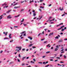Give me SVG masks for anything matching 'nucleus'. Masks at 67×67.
<instances>
[{
	"label": "nucleus",
	"mask_w": 67,
	"mask_h": 67,
	"mask_svg": "<svg viewBox=\"0 0 67 67\" xmlns=\"http://www.w3.org/2000/svg\"><path fill=\"white\" fill-rule=\"evenodd\" d=\"M41 34H42V33H40V34H39L38 36V37H40V35H41Z\"/></svg>",
	"instance_id": "5701e85b"
},
{
	"label": "nucleus",
	"mask_w": 67,
	"mask_h": 67,
	"mask_svg": "<svg viewBox=\"0 0 67 67\" xmlns=\"http://www.w3.org/2000/svg\"><path fill=\"white\" fill-rule=\"evenodd\" d=\"M58 58V59H60V57H57L56 58Z\"/></svg>",
	"instance_id": "4d7b16f0"
},
{
	"label": "nucleus",
	"mask_w": 67,
	"mask_h": 67,
	"mask_svg": "<svg viewBox=\"0 0 67 67\" xmlns=\"http://www.w3.org/2000/svg\"><path fill=\"white\" fill-rule=\"evenodd\" d=\"M59 48V46L57 45L56 46V48L54 49V51H57Z\"/></svg>",
	"instance_id": "f03ea898"
},
{
	"label": "nucleus",
	"mask_w": 67,
	"mask_h": 67,
	"mask_svg": "<svg viewBox=\"0 0 67 67\" xmlns=\"http://www.w3.org/2000/svg\"><path fill=\"white\" fill-rule=\"evenodd\" d=\"M33 46V44H31L29 45V47H31V46Z\"/></svg>",
	"instance_id": "ddd939ff"
},
{
	"label": "nucleus",
	"mask_w": 67,
	"mask_h": 67,
	"mask_svg": "<svg viewBox=\"0 0 67 67\" xmlns=\"http://www.w3.org/2000/svg\"><path fill=\"white\" fill-rule=\"evenodd\" d=\"M14 27H17V28H19V27H18V26H14Z\"/></svg>",
	"instance_id": "ea45409f"
},
{
	"label": "nucleus",
	"mask_w": 67,
	"mask_h": 67,
	"mask_svg": "<svg viewBox=\"0 0 67 67\" xmlns=\"http://www.w3.org/2000/svg\"><path fill=\"white\" fill-rule=\"evenodd\" d=\"M64 30H65V29H62V30H61V31H64Z\"/></svg>",
	"instance_id": "c9c22d12"
},
{
	"label": "nucleus",
	"mask_w": 67,
	"mask_h": 67,
	"mask_svg": "<svg viewBox=\"0 0 67 67\" xmlns=\"http://www.w3.org/2000/svg\"><path fill=\"white\" fill-rule=\"evenodd\" d=\"M63 56V55L62 54H60V57H62Z\"/></svg>",
	"instance_id": "de8ad7c7"
},
{
	"label": "nucleus",
	"mask_w": 67,
	"mask_h": 67,
	"mask_svg": "<svg viewBox=\"0 0 67 67\" xmlns=\"http://www.w3.org/2000/svg\"><path fill=\"white\" fill-rule=\"evenodd\" d=\"M26 58V57H23L22 58V59L23 60H24V59H25Z\"/></svg>",
	"instance_id": "f8f14e48"
},
{
	"label": "nucleus",
	"mask_w": 67,
	"mask_h": 67,
	"mask_svg": "<svg viewBox=\"0 0 67 67\" xmlns=\"http://www.w3.org/2000/svg\"><path fill=\"white\" fill-rule=\"evenodd\" d=\"M44 8V7H43L41 6H40V8H41L42 9H43V8Z\"/></svg>",
	"instance_id": "a211bd4d"
},
{
	"label": "nucleus",
	"mask_w": 67,
	"mask_h": 67,
	"mask_svg": "<svg viewBox=\"0 0 67 67\" xmlns=\"http://www.w3.org/2000/svg\"><path fill=\"white\" fill-rule=\"evenodd\" d=\"M47 41H44V43H47Z\"/></svg>",
	"instance_id": "69168bd1"
},
{
	"label": "nucleus",
	"mask_w": 67,
	"mask_h": 67,
	"mask_svg": "<svg viewBox=\"0 0 67 67\" xmlns=\"http://www.w3.org/2000/svg\"><path fill=\"white\" fill-rule=\"evenodd\" d=\"M19 57H21V55H20V54H19L18 55Z\"/></svg>",
	"instance_id": "f704fd0d"
},
{
	"label": "nucleus",
	"mask_w": 67,
	"mask_h": 67,
	"mask_svg": "<svg viewBox=\"0 0 67 67\" xmlns=\"http://www.w3.org/2000/svg\"><path fill=\"white\" fill-rule=\"evenodd\" d=\"M30 3H31V2H33V1H33V0H32V1H31V0H30Z\"/></svg>",
	"instance_id": "2f4dec72"
},
{
	"label": "nucleus",
	"mask_w": 67,
	"mask_h": 67,
	"mask_svg": "<svg viewBox=\"0 0 67 67\" xmlns=\"http://www.w3.org/2000/svg\"><path fill=\"white\" fill-rule=\"evenodd\" d=\"M20 14H19L18 15H17V16H14L15 18H17V17H19V16H20Z\"/></svg>",
	"instance_id": "4468645a"
},
{
	"label": "nucleus",
	"mask_w": 67,
	"mask_h": 67,
	"mask_svg": "<svg viewBox=\"0 0 67 67\" xmlns=\"http://www.w3.org/2000/svg\"><path fill=\"white\" fill-rule=\"evenodd\" d=\"M13 62H10L9 64H12V63H13Z\"/></svg>",
	"instance_id": "e2e57ef3"
},
{
	"label": "nucleus",
	"mask_w": 67,
	"mask_h": 67,
	"mask_svg": "<svg viewBox=\"0 0 67 67\" xmlns=\"http://www.w3.org/2000/svg\"><path fill=\"white\" fill-rule=\"evenodd\" d=\"M11 34H10L9 35V38H11Z\"/></svg>",
	"instance_id": "2eb2a0df"
},
{
	"label": "nucleus",
	"mask_w": 67,
	"mask_h": 67,
	"mask_svg": "<svg viewBox=\"0 0 67 67\" xmlns=\"http://www.w3.org/2000/svg\"><path fill=\"white\" fill-rule=\"evenodd\" d=\"M48 46H49V47H51V46H50V45L49 44H48L47 46V47H48Z\"/></svg>",
	"instance_id": "412c9836"
},
{
	"label": "nucleus",
	"mask_w": 67,
	"mask_h": 67,
	"mask_svg": "<svg viewBox=\"0 0 67 67\" xmlns=\"http://www.w3.org/2000/svg\"><path fill=\"white\" fill-rule=\"evenodd\" d=\"M66 29H67V27H64V30H66Z\"/></svg>",
	"instance_id": "c03bdc74"
},
{
	"label": "nucleus",
	"mask_w": 67,
	"mask_h": 67,
	"mask_svg": "<svg viewBox=\"0 0 67 67\" xmlns=\"http://www.w3.org/2000/svg\"><path fill=\"white\" fill-rule=\"evenodd\" d=\"M21 2V3H23V2H24V1L23 2Z\"/></svg>",
	"instance_id": "5fc2aeb1"
},
{
	"label": "nucleus",
	"mask_w": 67,
	"mask_h": 67,
	"mask_svg": "<svg viewBox=\"0 0 67 67\" xmlns=\"http://www.w3.org/2000/svg\"><path fill=\"white\" fill-rule=\"evenodd\" d=\"M6 3H7L5 2V3H4V4H3L2 5V6H3V5H5V6H6V5H7V4H6Z\"/></svg>",
	"instance_id": "0eeeda50"
},
{
	"label": "nucleus",
	"mask_w": 67,
	"mask_h": 67,
	"mask_svg": "<svg viewBox=\"0 0 67 67\" xmlns=\"http://www.w3.org/2000/svg\"><path fill=\"white\" fill-rule=\"evenodd\" d=\"M64 58H66L67 57V56H65V55H64Z\"/></svg>",
	"instance_id": "b1692460"
},
{
	"label": "nucleus",
	"mask_w": 67,
	"mask_h": 67,
	"mask_svg": "<svg viewBox=\"0 0 67 67\" xmlns=\"http://www.w3.org/2000/svg\"><path fill=\"white\" fill-rule=\"evenodd\" d=\"M4 39V40H6V39H9V38H5Z\"/></svg>",
	"instance_id": "37998d69"
},
{
	"label": "nucleus",
	"mask_w": 67,
	"mask_h": 67,
	"mask_svg": "<svg viewBox=\"0 0 67 67\" xmlns=\"http://www.w3.org/2000/svg\"><path fill=\"white\" fill-rule=\"evenodd\" d=\"M24 19H23V20L21 21V22H23L24 21Z\"/></svg>",
	"instance_id": "473e14b6"
},
{
	"label": "nucleus",
	"mask_w": 67,
	"mask_h": 67,
	"mask_svg": "<svg viewBox=\"0 0 67 67\" xmlns=\"http://www.w3.org/2000/svg\"><path fill=\"white\" fill-rule=\"evenodd\" d=\"M24 26H26V25H27L26 24H24Z\"/></svg>",
	"instance_id": "6e6d98bb"
},
{
	"label": "nucleus",
	"mask_w": 67,
	"mask_h": 67,
	"mask_svg": "<svg viewBox=\"0 0 67 67\" xmlns=\"http://www.w3.org/2000/svg\"><path fill=\"white\" fill-rule=\"evenodd\" d=\"M30 63H33V64H34V62L33 61H31L30 62Z\"/></svg>",
	"instance_id": "a878e982"
},
{
	"label": "nucleus",
	"mask_w": 67,
	"mask_h": 67,
	"mask_svg": "<svg viewBox=\"0 0 67 67\" xmlns=\"http://www.w3.org/2000/svg\"><path fill=\"white\" fill-rule=\"evenodd\" d=\"M60 10V11H63L64 10V7H62L61 8V7H60L59 8Z\"/></svg>",
	"instance_id": "20e7f679"
},
{
	"label": "nucleus",
	"mask_w": 67,
	"mask_h": 67,
	"mask_svg": "<svg viewBox=\"0 0 67 67\" xmlns=\"http://www.w3.org/2000/svg\"><path fill=\"white\" fill-rule=\"evenodd\" d=\"M60 29H61V28H59L57 29V30H60Z\"/></svg>",
	"instance_id": "603ef678"
},
{
	"label": "nucleus",
	"mask_w": 67,
	"mask_h": 67,
	"mask_svg": "<svg viewBox=\"0 0 67 67\" xmlns=\"http://www.w3.org/2000/svg\"><path fill=\"white\" fill-rule=\"evenodd\" d=\"M38 63L39 64H42V62H38Z\"/></svg>",
	"instance_id": "c756f323"
},
{
	"label": "nucleus",
	"mask_w": 67,
	"mask_h": 67,
	"mask_svg": "<svg viewBox=\"0 0 67 67\" xmlns=\"http://www.w3.org/2000/svg\"><path fill=\"white\" fill-rule=\"evenodd\" d=\"M39 11H40L41 12H42V10H41V9H39Z\"/></svg>",
	"instance_id": "3c124183"
},
{
	"label": "nucleus",
	"mask_w": 67,
	"mask_h": 67,
	"mask_svg": "<svg viewBox=\"0 0 67 67\" xmlns=\"http://www.w3.org/2000/svg\"><path fill=\"white\" fill-rule=\"evenodd\" d=\"M64 51V49H63L62 50H61V51Z\"/></svg>",
	"instance_id": "774afa93"
},
{
	"label": "nucleus",
	"mask_w": 67,
	"mask_h": 67,
	"mask_svg": "<svg viewBox=\"0 0 67 67\" xmlns=\"http://www.w3.org/2000/svg\"><path fill=\"white\" fill-rule=\"evenodd\" d=\"M28 51H29V49H26V51L27 52H28Z\"/></svg>",
	"instance_id": "13d9d810"
},
{
	"label": "nucleus",
	"mask_w": 67,
	"mask_h": 67,
	"mask_svg": "<svg viewBox=\"0 0 67 67\" xmlns=\"http://www.w3.org/2000/svg\"><path fill=\"white\" fill-rule=\"evenodd\" d=\"M8 32H6L5 33V35L6 36H7V34H8Z\"/></svg>",
	"instance_id": "c85d7f7f"
},
{
	"label": "nucleus",
	"mask_w": 67,
	"mask_h": 67,
	"mask_svg": "<svg viewBox=\"0 0 67 67\" xmlns=\"http://www.w3.org/2000/svg\"><path fill=\"white\" fill-rule=\"evenodd\" d=\"M45 40L44 38L42 39L41 40V41H43V40Z\"/></svg>",
	"instance_id": "a18cd8bd"
},
{
	"label": "nucleus",
	"mask_w": 67,
	"mask_h": 67,
	"mask_svg": "<svg viewBox=\"0 0 67 67\" xmlns=\"http://www.w3.org/2000/svg\"><path fill=\"white\" fill-rule=\"evenodd\" d=\"M24 65H25V64L24 63H23L21 65V66H24Z\"/></svg>",
	"instance_id": "7c9ffc66"
},
{
	"label": "nucleus",
	"mask_w": 67,
	"mask_h": 67,
	"mask_svg": "<svg viewBox=\"0 0 67 67\" xmlns=\"http://www.w3.org/2000/svg\"><path fill=\"white\" fill-rule=\"evenodd\" d=\"M53 33H50V34L49 35V36H50L51 35H53Z\"/></svg>",
	"instance_id": "9d476101"
},
{
	"label": "nucleus",
	"mask_w": 67,
	"mask_h": 67,
	"mask_svg": "<svg viewBox=\"0 0 67 67\" xmlns=\"http://www.w3.org/2000/svg\"><path fill=\"white\" fill-rule=\"evenodd\" d=\"M2 16H3V15H1V16H0V21H1V19H2Z\"/></svg>",
	"instance_id": "6e6552de"
},
{
	"label": "nucleus",
	"mask_w": 67,
	"mask_h": 67,
	"mask_svg": "<svg viewBox=\"0 0 67 67\" xmlns=\"http://www.w3.org/2000/svg\"><path fill=\"white\" fill-rule=\"evenodd\" d=\"M18 4V3H16V4L13 5V6H15V5H17Z\"/></svg>",
	"instance_id": "a19ab883"
},
{
	"label": "nucleus",
	"mask_w": 67,
	"mask_h": 67,
	"mask_svg": "<svg viewBox=\"0 0 67 67\" xmlns=\"http://www.w3.org/2000/svg\"><path fill=\"white\" fill-rule=\"evenodd\" d=\"M24 36H26V34H24L23 35Z\"/></svg>",
	"instance_id": "e433bc0d"
},
{
	"label": "nucleus",
	"mask_w": 67,
	"mask_h": 67,
	"mask_svg": "<svg viewBox=\"0 0 67 67\" xmlns=\"http://www.w3.org/2000/svg\"><path fill=\"white\" fill-rule=\"evenodd\" d=\"M50 53V52L49 51H48V52H46V54H48V53Z\"/></svg>",
	"instance_id": "cd10ccee"
},
{
	"label": "nucleus",
	"mask_w": 67,
	"mask_h": 67,
	"mask_svg": "<svg viewBox=\"0 0 67 67\" xmlns=\"http://www.w3.org/2000/svg\"><path fill=\"white\" fill-rule=\"evenodd\" d=\"M9 7V5H8L7 6H5L4 7V8H8Z\"/></svg>",
	"instance_id": "393cba45"
},
{
	"label": "nucleus",
	"mask_w": 67,
	"mask_h": 67,
	"mask_svg": "<svg viewBox=\"0 0 67 67\" xmlns=\"http://www.w3.org/2000/svg\"><path fill=\"white\" fill-rule=\"evenodd\" d=\"M25 49H22V50L23 51H25Z\"/></svg>",
	"instance_id": "864d4df0"
},
{
	"label": "nucleus",
	"mask_w": 67,
	"mask_h": 67,
	"mask_svg": "<svg viewBox=\"0 0 67 67\" xmlns=\"http://www.w3.org/2000/svg\"><path fill=\"white\" fill-rule=\"evenodd\" d=\"M24 9H22L21 10L20 12H22V11H24Z\"/></svg>",
	"instance_id": "72a5a7b5"
},
{
	"label": "nucleus",
	"mask_w": 67,
	"mask_h": 67,
	"mask_svg": "<svg viewBox=\"0 0 67 67\" xmlns=\"http://www.w3.org/2000/svg\"><path fill=\"white\" fill-rule=\"evenodd\" d=\"M17 60L18 62H19V63H20V60L19 59H17Z\"/></svg>",
	"instance_id": "bb28decb"
},
{
	"label": "nucleus",
	"mask_w": 67,
	"mask_h": 67,
	"mask_svg": "<svg viewBox=\"0 0 67 67\" xmlns=\"http://www.w3.org/2000/svg\"><path fill=\"white\" fill-rule=\"evenodd\" d=\"M7 18L8 19H11L12 18V17L11 16V15H9L8 16Z\"/></svg>",
	"instance_id": "7ed1b4c3"
},
{
	"label": "nucleus",
	"mask_w": 67,
	"mask_h": 67,
	"mask_svg": "<svg viewBox=\"0 0 67 67\" xmlns=\"http://www.w3.org/2000/svg\"><path fill=\"white\" fill-rule=\"evenodd\" d=\"M20 7H14V8H15V9H16V8H20Z\"/></svg>",
	"instance_id": "6ab92c4d"
},
{
	"label": "nucleus",
	"mask_w": 67,
	"mask_h": 67,
	"mask_svg": "<svg viewBox=\"0 0 67 67\" xmlns=\"http://www.w3.org/2000/svg\"><path fill=\"white\" fill-rule=\"evenodd\" d=\"M13 41V40H12L10 41V42L11 43Z\"/></svg>",
	"instance_id": "4c0bfd02"
},
{
	"label": "nucleus",
	"mask_w": 67,
	"mask_h": 67,
	"mask_svg": "<svg viewBox=\"0 0 67 67\" xmlns=\"http://www.w3.org/2000/svg\"><path fill=\"white\" fill-rule=\"evenodd\" d=\"M43 64V65H46V62H43L42 63Z\"/></svg>",
	"instance_id": "aec40b11"
},
{
	"label": "nucleus",
	"mask_w": 67,
	"mask_h": 67,
	"mask_svg": "<svg viewBox=\"0 0 67 67\" xmlns=\"http://www.w3.org/2000/svg\"><path fill=\"white\" fill-rule=\"evenodd\" d=\"M28 38H30V40H32V38L31 37H28Z\"/></svg>",
	"instance_id": "9b49d317"
},
{
	"label": "nucleus",
	"mask_w": 67,
	"mask_h": 67,
	"mask_svg": "<svg viewBox=\"0 0 67 67\" xmlns=\"http://www.w3.org/2000/svg\"><path fill=\"white\" fill-rule=\"evenodd\" d=\"M51 5H52V4H50V5H49L48 6L49 7H51Z\"/></svg>",
	"instance_id": "052dcab7"
},
{
	"label": "nucleus",
	"mask_w": 67,
	"mask_h": 67,
	"mask_svg": "<svg viewBox=\"0 0 67 67\" xmlns=\"http://www.w3.org/2000/svg\"><path fill=\"white\" fill-rule=\"evenodd\" d=\"M45 56H42V58H45Z\"/></svg>",
	"instance_id": "680f3d73"
},
{
	"label": "nucleus",
	"mask_w": 67,
	"mask_h": 67,
	"mask_svg": "<svg viewBox=\"0 0 67 67\" xmlns=\"http://www.w3.org/2000/svg\"><path fill=\"white\" fill-rule=\"evenodd\" d=\"M33 14V16H34V17H35V15H36V14H35V13H34Z\"/></svg>",
	"instance_id": "f3484780"
},
{
	"label": "nucleus",
	"mask_w": 67,
	"mask_h": 67,
	"mask_svg": "<svg viewBox=\"0 0 67 67\" xmlns=\"http://www.w3.org/2000/svg\"><path fill=\"white\" fill-rule=\"evenodd\" d=\"M32 12H34V13H36V12H35V10H33Z\"/></svg>",
	"instance_id": "8fccbe9b"
},
{
	"label": "nucleus",
	"mask_w": 67,
	"mask_h": 67,
	"mask_svg": "<svg viewBox=\"0 0 67 67\" xmlns=\"http://www.w3.org/2000/svg\"><path fill=\"white\" fill-rule=\"evenodd\" d=\"M25 31H24L22 32L20 34H23V33H25Z\"/></svg>",
	"instance_id": "4be33fe9"
},
{
	"label": "nucleus",
	"mask_w": 67,
	"mask_h": 67,
	"mask_svg": "<svg viewBox=\"0 0 67 67\" xmlns=\"http://www.w3.org/2000/svg\"><path fill=\"white\" fill-rule=\"evenodd\" d=\"M33 60L34 61V62H35V60H36L35 59H34Z\"/></svg>",
	"instance_id": "bf43d9fd"
},
{
	"label": "nucleus",
	"mask_w": 67,
	"mask_h": 67,
	"mask_svg": "<svg viewBox=\"0 0 67 67\" xmlns=\"http://www.w3.org/2000/svg\"><path fill=\"white\" fill-rule=\"evenodd\" d=\"M42 16H41V18H38V21H39V20H40L41 19H42Z\"/></svg>",
	"instance_id": "dca6fc26"
},
{
	"label": "nucleus",
	"mask_w": 67,
	"mask_h": 67,
	"mask_svg": "<svg viewBox=\"0 0 67 67\" xmlns=\"http://www.w3.org/2000/svg\"><path fill=\"white\" fill-rule=\"evenodd\" d=\"M36 48V47H35V46H33L32 47L33 48Z\"/></svg>",
	"instance_id": "79ce46f5"
},
{
	"label": "nucleus",
	"mask_w": 67,
	"mask_h": 67,
	"mask_svg": "<svg viewBox=\"0 0 67 67\" xmlns=\"http://www.w3.org/2000/svg\"><path fill=\"white\" fill-rule=\"evenodd\" d=\"M64 53V51H63V52H61V54H62V53Z\"/></svg>",
	"instance_id": "0e129e2a"
},
{
	"label": "nucleus",
	"mask_w": 67,
	"mask_h": 67,
	"mask_svg": "<svg viewBox=\"0 0 67 67\" xmlns=\"http://www.w3.org/2000/svg\"><path fill=\"white\" fill-rule=\"evenodd\" d=\"M22 36H23V34H22L20 36V37H22Z\"/></svg>",
	"instance_id": "49530a36"
},
{
	"label": "nucleus",
	"mask_w": 67,
	"mask_h": 67,
	"mask_svg": "<svg viewBox=\"0 0 67 67\" xmlns=\"http://www.w3.org/2000/svg\"><path fill=\"white\" fill-rule=\"evenodd\" d=\"M16 48H18V49H16V51L18 52H19V51H21V50L22 47L17 46L16 47Z\"/></svg>",
	"instance_id": "f257e3e1"
},
{
	"label": "nucleus",
	"mask_w": 67,
	"mask_h": 67,
	"mask_svg": "<svg viewBox=\"0 0 67 67\" xmlns=\"http://www.w3.org/2000/svg\"><path fill=\"white\" fill-rule=\"evenodd\" d=\"M58 37H60V36L59 35H58V36H56L55 37V38L57 39H58Z\"/></svg>",
	"instance_id": "423d86ee"
},
{
	"label": "nucleus",
	"mask_w": 67,
	"mask_h": 67,
	"mask_svg": "<svg viewBox=\"0 0 67 67\" xmlns=\"http://www.w3.org/2000/svg\"><path fill=\"white\" fill-rule=\"evenodd\" d=\"M10 11H11V10H9L8 11H7L6 12V13H9L10 12Z\"/></svg>",
	"instance_id": "1a4fd4ad"
},
{
	"label": "nucleus",
	"mask_w": 67,
	"mask_h": 67,
	"mask_svg": "<svg viewBox=\"0 0 67 67\" xmlns=\"http://www.w3.org/2000/svg\"><path fill=\"white\" fill-rule=\"evenodd\" d=\"M63 42V40L62 39H60L59 40V41H58V42L59 43H60L61 42Z\"/></svg>",
	"instance_id": "39448f33"
},
{
	"label": "nucleus",
	"mask_w": 67,
	"mask_h": 67,
	"mask_svg": "<svg viewBox=\"0 0 67 67\" xmlns=\"http://www.w3.org/2000/svg\"><path fill=\"white\" fill-rule=\"evenodd\" d=\"M3 52V51H1V52H0V54H1V53H2Z\"/></svg>",
	"instance_id": "58836bf2"
},
{
	"label": "nucleus",
	"mask_w": 67,
	"mask_h": 67,
	"mask_svg": "<svg viewBox=\"0 0 67 67\" xmlns=\"http://www.w3.org/2000/svg\"><path fill=\"white\" fill-rule=\"evenodd\" d=\"M65 15V14H63L62 15V16H64V15Z\"/></svg>",
	"instance_id": "09e8293b"
},
{
	"label": "nucleus",
	"mask_w": 67,
	"mask_h": 67,
	"mask_svg": "<svg viewBox=\"0 0 67 67\" xmlns=\"http://www.w3.org/2000/svg\"><path fill=\"white\" fill-rule=\"evenodd\" d=\"M29 57H28L26 58V59H29Z\"/></svg>",
	"instance_id": "338daca9"
}]
</instances>
